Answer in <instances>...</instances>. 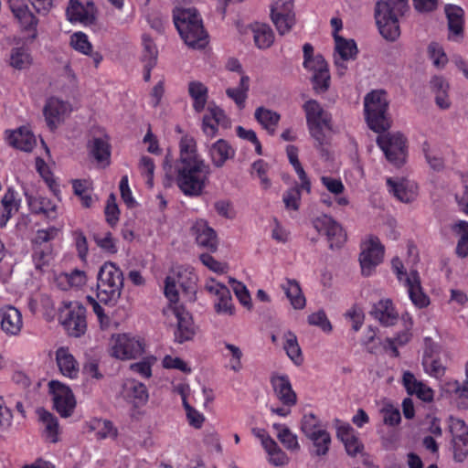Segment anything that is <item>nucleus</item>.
I'll use <instances>...</instances> for the list:
<instances>
[{
	"instance_id": "nucleus-1",
	"label": "nucleus",
	"mask_w": 468,
	"mask_h": 468,
	"mask_svg": "<svg viewBox=\"0 0 468 468\" xmlns=\"http://www.w3.org/2000/svg\"><path fill=\"white\" fill-rule=\"evenodd\" d=\"M179 148V157L174 163L168 155L165 156L163 163L165 176L175 179L186 197H200L209 181L210 165L197 154V143L192 136H183Z\"/></svg>"
},
{
	"instance_id": "nucleus-2",
	"label": "nucleus",
	"mask_w": 468,
	"mask_h": 468,
	"mask_svg": "<svg viewBox=\"0 0 468 468\" xmlns=\"http://www.w3.org/2000/svg\"><path fill=\"white\" fill-rule=\"evenodd\" d=\"M409 9V0H379L376 3L375 19L384 38L395 41L399 37V19Z\"/></svg>"
},
{
	"instance_id": "nucleus-3",
	"label": "nucleus",
	"mask_w": 468,
	"mask_h": 468,
	"mask_svg": "<svg viewBox=\"0 0 468 468\" xmlns=\"http://www.w3.org/2000/svg\"><path fill=\"white\" fill-rule=\"evenodd\" d=\"M175 26L185 43L193 48H203L207 43V34L196 8H176L174 11Z\"/></svg>"
},
{
	"instance_id": "nucleus-4",
	"label": "nucleus",
	"mask_w": 468,
	"mask_h": 468,
	"mask_svg": "<svg viewBox=\"0 0 468 468\" xmlns=\"http://www.w3.org/2000/svg\"><path fill=\"white\" fill-rule=\"evenodd\" d=\"M389 101L383 90L368 92L364 98V112L368 127L376 133H382L390 127L388 114Z\"/></svg>"
},
{
	"instance_id": "nucleus-5",
	"label": "nucleus",
	"mask_w": 468,
	"mask_h": 468,
	"mask_svg": "<svg viewBox=\"0 0 468 468\" xmlns=\"http://www.w3.org/2000/svg\"><path fill=\"white\" fill-rule=\"evenodd\" d=\"M303 110L310 133L316 141L317 147L322 148L327 144L324 129L331 130V115L314 100L307 101Z\"/></svg>"
},
{
	"instance_id": "nucleus-6",
	"label": "nucleus",
	"mask_w": 468,
	"mask_h": 468,
	"mask_svg": "<svg viewBox=\"0 0 468 468\" xmlns=\"http://www.w3.org/2000/svg\"><path fill=\"white\" fill-rule=\"evenodd\" d=\"M391 264L398 280L407 288L412 303L418 308L427 307L430 303V299L422 290L419 272L417 271H410L408 273L399 258H394Z\"/></svg>"
},
{
	"instance_id": "nucleus-7",
	"label": "nucleus",
	"mask_w": 468,
	"mask_h": 468,
	"mask_svg": "<svg viewBox=\"0 0 468 468\" xmlns=\"http://www.w3.org/2000/svg\"><path fill=\"white\" fill-rule=\"evenodd\" d=\"M391 264L398 280L407 288L412 303L418 308L427 307L430 303V299L422 290L419 272L417 271H410L408 273L399 258H394Z\"/></svg>"
},
{
	"instance_id": "nucleus-8",
	"label": "nucleus",
	"mask_w": 468,
	"mask_h": 468,
	"mask_svg": "<svg viewBox=\"0 0 468 468\" xmlns=\"http://www.w3.org/2000/svg\"><path fill=\"white\" fill-rule=\"evenodd\" d=\"M377 144L383 151L387 160L397 167L402 166L407 160V138L401 133L379 134Z\"/></svg>"
},
{
	"instance_id": "nucleus-9",
	"label": "nucleus",
	"mask_w": 468,
	"mask_h": 468,
	"mask_svg": "<svg viewBox=\"0 0 468 468\" xmlns=\"http://www.w3.org/2000/svg\"><path fill=\"white\" fill-rule=\"evenodd\" d=\"M59 319L70 336L80 337L85 334L87 329L86 309L78 302L66 304L60 312Z\"/></svg>"
},
{
	"instance_id": "nucleus-10",
	"label": "nucleus",
	"mask_w": 468,
	"mask_h": 468,
	"mask_svg": "<svg viewBox=\"0 0 468 468\" xmlns=\"http://www.w3.org/2000/svg\"><path fill=\"white\" fill-rule=\"evenodd\" d=\"M313 226L320 234L326 236L331 250L340 249L346 241V233L342 226L330 216L317 217Z\"/></svg>"
},
{
	"instance_id": "nucleus-11",
	"label": "nucleus",
	"mask_w": 468,
	"mask_h": 468,
	"mask_svg": "<svg viewBox=\"0 0 468 468\" xmlns=\"http://www.w3.org/2000/svg\"><path fill=\"white\" fill-rule=\"evenodd\" d=\"M384 247L378 237L371 236L362 244L359 256L361 271L364 276H370L375 268L382 261Z\"/></svg>"
},
{
	"instance_id": "nucleus-12",
	"label": "nucleus",
	"mask_w": 468,
	"mask_h": 468,
	"mask_svg": "<svg viewBox=\"0 0 468 468\" xmlns=\"http://www.w3.org/2000/svg\"><path fill=\"white\" fill-rule=\"evenodd\" d=\"M271 18L280 35L288 33L295 24L293 0H273Z\"/></svg>"
},
{
	"instance_id": "nucleus-13",
	"label": "nucleus",
	"mask_w": 468,
	"mask_h": 468,
	"mask_svg": "<svg viewBox=\"0 0 468 468\" xmlns=\"http://www.w3.org/2000/svg\"><path fill=\"white\" fill-rule=\"evenodd\" d=\"M48 387L53 395V402L56 410L63 418L69 417L76 405L71 389L57 380L50 381Z\"/></svg>"
},
{
	"instance_id": "nucleus-14",
	"label": "nucleus",
	"mask_w": 468,
	"mask_h": 468,
	"mask_svg": "<svg viewBox=\"0 0 468 468\" xmlns=\"http://www.w3.org/2000/svg\"><path fill=\"white\" fill-rule=\"evenodd\" d=\"M144 353V346L139 339L127 335L112 337V355L119 359H133Z\"/></svg>"
},
{
	"instance_id": "nucleus-15",
	"label": "nucleus",
	"mask_w": 468,
	"mask_h": 468,
	"mask_svg": "<svg viewBox=\"0 0 468 468\" xmlns=\"http://www.w3.org/2000/svg\"><path fill=\"white\" fill-rule=\"evenodd\" d=\"M206 290L212 293L216 299L214 301V308L217 314L233 315L235 307L229 289L215 280L207 282Z\"/></svg>"
},
{
	"instance_id": "nucleus-16",
	"label": "nucleus",
	"mask_w": 468,
	"mask_h": 468,
	"mask_svg": "<svg viewBox=\"0 0 468 468\" xmlns=\"http://www.w3.org/2000/svg\"><path fill=\"white\" fill-rule=\"evenodd\" d=\"M176 283L189 295L191 300L196 293V277L191 275L186 281H184L183 273L178 271L176 273L174 272L165 278L164 292L169 302L174 303L178 301Z\"/></svg>"
},
{
	"instance_id": "nucleus-17",
	"label": "nucleus",
	"mask_w": 468,
	"mask_h": 468,
	"mask_svg": "<svg viewBox=\"0 0 468 468\" xmlns=\"http://www.w3.org/2000/svg\"><path fill=\"white\" fill-rule=\"evenodd\" d=\"M97 9L92 1L83 5L79 0H69L66 15L70 22H80L85 26L93 25L96 21Z\"/></svg>"
},
{
	"instance_id": "nucleus-18",
	"label": "nucleus",
	"mask_w": 468,
	"mask_h": 468,
	"mask_svg": "<svg viewBox=\"0 0 468 468\" xmlns=\"http://www.w3.org/2000/svg\"><path fill=\"white\" fill-rule=\"evenodd\" d=\"M10 9L14 16L17 19L23 31H33L28 40L33 41L37 37V26L38 19L29 10L27 5L19 3L17 0L9 1Z\"/></svg>"
},
{
	"instance_id": "nucleus-19",
	"label": "nucleus",
	"mask_w": 468,
	"mask_h": 468,
	"mask_svg": "<svg viewBox=\"0 0 468 468\" xmlns=\"http://www.w3.org/2000/svg\"><path fill=\"white\" fill-rule=\"evenodd\" d=\"M191 233L199 247L210 252L218 250V239L216 231L208 226L207 221L203 219L196 221L191 228Z\"/></svg>"
},
{
	"instance_id": "nucleus-20",
	"label": "nucleus",
	"mask_w": 468,
	"mask_h": 468,
	"mask_svg": "<svg viewBox=\"0 0 468 468\" xmlns=\"http://www.w3.org/2000/svg\"><path fill=\"white\" fill-rule=\"evenodd\" d=\"M387 185L389 192L401 202L410 203L417 197V184L407 178H388Z\"/></svg>"
},
{
	"instance_id": "nucleus-21",
	"label": "nucleus",
	"mask_w": 468,
	"mask_h": 468,
	"mask_svg": "<svg viewBox=\"0 0 468 468\" xmlns=\"http://www.w3.org/2000/svg\"><path fill=\"white\" fill-rule=\"evenodd\" d=\"M173 312L177 319L175 340L180 344L191 340L195 335V328L190 314L183 306H175Z\"/></svg>"
},
{
	"instance_id": "nucleus-22",
	"label": "nucleus",
	"mask_w": 468,
	"mask_h": 468,
	"mask_svg": "<svg viewBox=\"0 0 468 468\" xmlns=\"http://www.w3.org/2000/svg\"><path fill=\"white\" fill-rule=\"evenodd\" d=\"M1 329L8 335H17L23 326L22 314L18 309L6 305L0 309Z\"/></svg>"
},
{
	"instance_id": "nucleus-23",
	"label": "nucleus",
	"mask_w": 468,
	"mask_h": 468,
	"mask_svg": "<svg viewBox=\"0 0 468 468\" xmlns=\"http://www.w3.org/2000/svg\"><path fill=\"white\" fill-rule=\"evenodd\" d=\"M235 154V149L224 139H218L208 148L211 163L217 168L222 167L228 160L233 159Z\"/></svg>"
},
{
	"instance_id": "nucleus-24",
	"label": "nucleus",
	"mask_w": 468,
	"mask_h": 468,
	"mask_svg": "<svg viewBox=\"0 0 468 468\" xmlns=\"http://www.w3.org/2000/svg\"><path fill=\"white\" fill-rule=\"evenodd\" d=\"M6 141L9 145L24 152H30L36 145V138L27 127L15 131H6Z\"/></svg>"
},
{
	"instance_id": "nucleus-25",
	"label": "nucleus",
	"mask_w": 468,
	"mask_h": 468,
	"mask_svg": "<svg viewBox=\"0 0 468 468\" xmlns=\"http://www.w3.org/2000/svg\"><path fill=\"white\" fill-rule=\"evenodd\" d=\"M68 111L66 102L57 99L50 98L44 107V115L48 126L50 130H55L62 122L65 113Z\"/></svg>"
},
{
	"instance_id": "nucleus-26",
	"label": "nucleus",
	"mask_w": 468,
	"mask_h": 468,
	"mask_svg": "<svg viewBox=\"0 0 468 468\" xmlns=\"http://www.w3.org/2000/svg\"><path fill=\"white\" fill-rule=\"evenodd\" d=\"M445 14L448 19L450 39L457 40L463 36V15L464 11L458 5H447Z\"/></svg>"
},
{
	"instance_id": "nucleus-27",
	"label": "nucleus",
	"mask_w": 468,
	"mask_h": 468,
	"mask_svg": "<svg viewBox=\"0 0 468 468\" xmlns=\"http://www.w3.org/2000/svg\"><path fill=\"white\" fill-rule=\"evenodd\" d=\"M56 362L61 374L69 378H76L79 374V364L67 347H59L56 351Z\"/></svg>"
},
{
	"instance_id": "nucleus-28",
	"label": "nucleus",
	"mask_w": 468,
	"mask_h": 468,
	"mask_svg": "<svg viewBox=\"0 0 468 468\" xmlns=\"http://www.w3.org/2000/svg\"><path fill=\"white\" fill-rule=\"evenodd\" d=\"M338 439L345 444L348 455L356 456L363 450V444L354 434V429L348 423H341L336 427Z\"/></svg>"
},
{
	"instance_id": "nucleus-29",
	"label": "nucleus",
	"mask_w": 468,
	"mask_h": 468,
	"mask_svg": "<svg viewBox=\"0 0 468 468\" xmlns=\"http://www.w3.org/2000/svg\"><path fill=\"white\" fill-rule=\"evenodd\" d=\"M431 89L435 96V103L441 110H447L451 107V100L449 98V83L441 76H434L431 80Z\"/></svg>"
},
{
	"instance_id": "nucleus-30",
	"label": "nucleus",
	"mask_w": 468,
	"mask_h": 468,
	"mask_svg": "<svg viewBox=\"0 0 468 468\" xmlns=\"http://www.w3.org/2000/svg\"><path fill=\"white\" fill-rule=\"evenodd\" d=\"M271 384L278 399L288 406L296 403V394L293 392L290 380L286 376L272 378Z\"/></svg>"
},
{
	"instance_id": "nucleus-31",
	"label": "nucleus",
	"mask_w": 468,
	"mask_h": 468,
	"mask_svg": "<svg viewBox=\"0 0 468 468\" xmlns=\"http://www.w3.org/2000/svg\"><path fill=\"white\" fill-rule=\"evenodd\" d=\"M98 282H105L107 285H114L116 287H123V274L115 263L108 261L105 262L100 269L98 273Z\"/></svg>"
},
{
	"instance_id": "nucleus-32",
	"label": "nucleus",
	"mask_w": 468,
	"mask_h": 468,
	"mask_svg": "<svg viewBox=\"0 0 468 468\" xmlns=\"http://www.w3.org/2000/svg\"><path fill=\"white\" fill-rule=\"evenodd\" d=\"M371 314L385 326L393 325L398 320V314L390 300L379 301L374 305Z\"/></svg>"
},
{
	"instance_id": "nucleus-33",
	"label": "nucleus",
	"mask_w": 468,
	"mask_h": 468,
	"mask_svg": "<svg viewBox=\"0 0 468 468\" xmlns=\"http://www.w3.org/2000/svg\"><path fill=\"white\" fill-rule=\"evenodd\" d=\"M254 117L270 134L275 133L281 119V115L277 112L261 106L255 110Z\"/></svg>"
},
{
	"instance_id": "nucleus-34",
	"label": "nucleus",
	"mask_w": 468,
	"mask_h": 468,
	"mask_svg": "<svg viewBox=\"0 0 468 468\" xmlns=\"http://www.w3.org/2000/svg\"><path fill=\"white\" fill-rule=\"evenodd\" d=\"M188 93L193 100L194 110L197 112L204 111L208 98L207 88L200 81H190L188 83Z\"/></svg>"
},
{
	"instance_id": "nucleus-35",
	"label": "nucleus",
	"mask_w": 468,
	"mask_h": 468,
	"mask_svg": "<svg viewBox=\"0 0 468 468\" xmlns=\"http://www.w3.org/2000/svg\"><path fill=\"white\" fill-rule=\"evenodd\" d=\"M89 147L90 154L97 160V162H106V165H109L111 146L109 144L107 136L93 138L89 143Z\"/></svg>"
},
{
	"instance_id": "nucleus-36",
	"label": "nucleus",
	"mask_w": 468,
	"mask_h": 468,
	"mask_svg": "<svg viewBox=\"0 0 468 468\" xmlns=\"http://www.w3.org/2000/svg\"><path fill=\"white\" fill-rule=\"evenodd\" d=\"M334 37L335 42L334 56L346 58L348 60L356 59L358 53L356 42L353 39H346L335 34Z\"/></svg>"
},
{
	"instance_id": "nucleus-37",
	"label": "nucleus",
	"mask_w": 468,
	"mask_h": 468,
	"mask_svg": "<svg viewBox=\"0 0 468 468\" xmlns=\"http://www.w3.org/2000/svg\"><path fill=\"white\" fill-rule=\"evenodd\" d=\"M250 90V77L242 73L239 85L237 88H228L226 94L229 98L233 100L239 109L245 107V101L248 97V91Z\"/></svg>"
},
{
	"instance_id": "nucleus-38",
	"label": "nucleus",
	"mask_w": 468,
	"mask_h": 468,
	"mask_svg": "<svg viewBox=\"0 0 468 468\" xmlns=\"http://www.w3.org/2000/svg\"><path fill=\"white\" fill-rule=\"evenodd\" d=\"M126 394L135 406H141L148 400V391L144 384L136 380H128L125 384Z\"/></svg>"
},
{
	"instance_id": "nucleus-39",
	"label": "nucleus",
	"mask_w": 468,
	"mask_h": 468,
	"mask_svg": "<svg viewBox=\"0 0 468 468\" xmlns=\"http://www.w3.org/2000/svg\"><path fill=\"white\" fill-rule=\"evenodd\" d=\"M282 289L294 309H303L305 306V297L295 280H287L286 283L282 284Z\"/></svg>"
},
{
	"instance_id": "nucleus-40",
	"label": "nucleus",
	"mask_w": 468,
	"mask_h": 468,
	"mask_svg": "<svg viewBox=\"0 0 468 468\" xmlns=\"http://www.w3.org/2000/svg\"><path fill=\"white\" fill-rule=\"evenodd\" d=\"M252 31L254 42L259 48H268L273 44L274 34L270 26L266 24H257Z\"/></svg>"
},
{
	"instance_id": "nucleus-41",
	"label": "nucleus",
	"mask_w": 468,
	"mask_h": 468,
	"mask_svg": "<svg viewBox=\"0 0 468 468\" xmlns=\"http://www.w3.org/2000/svg\"><path fill=\"white\" fill-rule=\"evenodd\" d=\"M122 292V288L116 287L114 285H107L105 282H97V298L99 301L104 304L114 305Z\"/></svg>"
},
{
	"instance_id": "nucleus-42",
	"label": "nucleus",
	"mask_w": 468,
	"mask_h": 468,
	"mask_svg": "<svg viewBox=\"0 0 468 468\" xmlns=\"http://www.w3.org/2000/svg\"><path fill=\"white\" fill-rule=\"evenodd\" d=\"M10 66L16 69H26L32 64V57L25 47L13 48L10 52Z\"/></svg>"
},
{
	"instance_id": "nucleus-43",
	"label": "nucleus",
	"mask_w": 468,
	"mask_h": 468,
	"mask_svg": "<svg viewBox=\"0 0 468 468\" xmlns=\"http://www.w3.org/2000/svg\"><path fill=\"white\" fill-rule=\"evenodd\" d=\"M284 345L283 348L286 351L287 356L296 364H302L303 358L302 355L301 347L298 344L296 335L291 332L287 331L283 335Z\"/></svg>"
},
{
	"instance_id": "nucleus-44",
	"label": "nucleus",
	"mask_w": 468,
	"mask_h": 468,
	"mask_svg": "<svg viewBox=\"0 0 468 468\" xmlns=\"http://www.w3.org/2000/svg\"><path fill=\"white\" fill-rule=\"evenodd\" d=\"M90 428L96 431L98 439L116 438L118 431L112 422L107 420L94 419L90 422Z\"/></svg>"
},
{
	"instance_id": "nucleus-45",
	"label": "nucleus",
	"mask_w": 468,
	"mask_h": 468,
	"mask_svg": "<svg viewBox=\"0 0 468 468\" xmlns=\"http://www.w3.org/2000/svg\"><path fill=\"white\" fill-rule=\"evenodd\" d=\"M272 427L277 431L278 440L284 445L285 448L291 451L299 450L300 445L298 443L297 437L290 431L287 426L274 423Z\"/></svg>"
},
{
	"instance_id": "nucleus-46",
	"label": "nucleus",
	"mask_w": 468,
	"mask_h": 468,
	"mask_svg": "<svg viewBox=\"0 0 468 468\" xmlns=\"http://www.w3.org/2000/svg\"><path fill=\"white\" fill-rule=\"evenodd\" d=\"M39 420L45 426V432L51 442L58 441V420L51 413L41 410H38Z\"/></svg>"
},
{
	"instance_id": "nucleus-47",
	"label": "nucleus",
	"mask_w": 468,
	"mask_h": 468,
	"mask_svg": "<svg viewBox=\"0 0 468 468\" xmlns=\"http://www.w3.org/2000/svg\"><path fill=\"white\" fill-rule=\"evenodd\" d=\"M422 365L425 372L433 378H441L445 374L446 367L439 358H435L431 356H425L422 359Z\"/></svg>"
},
{
	"instance_id": "nucleus-48",
	"label": "nucleus",
	"mask_w": 468,
	"mask_h": 468,
	"mask_svg": "<svg viewBox=\"0 0 468 468\" xmlns=\"http://www.w3.org/2000/svg\"><path fill=\"white\" fill-rule=\"evenodd\" d=\"M307 438L313 441V444L315 447L316 455L320 456L327 453L331 442V437L326 431H317V433H315L314 436H309Z\"/></svg>"
},
{
	"instance_id": "nucleus-49",
	"label": "nucleus",
	"mask_w": 468,
	"mask_h": 468,
	"mask_svg": "<svg viewBox=\"0 0 468 468\" xmlns=\"http://www.w3.org/2000/svg\"><path fill=\"white\" fill-rule=\"evenodd\" d=\"M52 245L33 246V261L37 269H41L52 259Z\"/></svg>"
},
{
	"instance_id": "nucleus-50",
	"label": "nucleus",
	"mask_w": 468,
	"mask_h": 468,
	"mask_svg": "<svg viewBox=\"0 0 468 468\" xmlns=\"http://www.w3.org/2000/svg\"><path fill=\"white\" fill-rule=\"evenodd\" d=\"M301 430L306 437L314 436L317 431H324L321 428V422L314 413L303 415Z\"/></svg>"
},
{
	"instance_id": "nucleus-51",
	"label": "nucleus",
	"mask_w": 468,
	"mask_h": 468,
	"mask_svg": "<svg viewBox=\"0 0 468 468\" xmlns=\"http://www.w3.org/2000/svg\"><path fill=\"white\" fill-rule=\"evenodd\" d=\"M428 53L430 58L432 60V63L435 67L439 69H442L445 67V65L448 62V58L442 47L440 44L436 42H431L428 46Z\"/></svg>"
},
{
	"instance_id": "nucleus-52",
	"label": "nucleus",
	"mask_w": 468,
	"mask_h": 468,
	"mask_svg": "<svg viewBox=\"0 0 468 468\" xmlns=\"http://www.w3.org/2000/svg\"><path fill=\"white\" fill-rule=\"evenodd\" d=\"M72 186L74 194L80 198L82 206L84 207H90L93 203V198L89 191L87 182L76 179L73 180Z\"/></svg>"
},
{
	"instance_id": "nucleus-53",
	"label": "nucleus",
	"mask_w": 468,
	"mask_h": 468,
	"mask_svg": "<svg viewBox=\"0 0 468 468\" xmlns=\"http://www.w3.org/2000/svg\"><path fill=\"white\" fill-rule=\"evenodd\" d=\"M70 46L77 51L89 55L92 50V45L86 34L76 32L70 37Z\"/></svg>"
},
{
	"instance_id": "nucleus-54",
	"label": "nucleus",
	"mask_w": 468,
	"mask_h": 468,
	"mask_svg": "<svg viewBox=\"0 0 468 468\" xmlns=\"http://www.w3.org/2000/svg\"><path fill=\"white\" fill-rule=\"evenodd\" d=\"M143 63L151 62L157 63L158 50L154 41L147 35H143Z\"/></svg>"
},
{
	"instance_id": "nucleus-55",
	"label": "nucleus",
	"mask_w": 468,
	"mask_h": 468,
	"mask_svg": "<svg viewBox=\"0 0 468 468\" xmlns=\"http://www.w3.org/2000/svg\"><path fill=\"white\" fill-rule=\"evenodd\" d=\"M314 89L318 93L325 92L330 86V74L328 68L314 73L312 77Z\"/></svg>"
},
{
	"instance_id": "nucleus-56",
	"label": "nucleus",
	"mask_w": 468,
	"mask_h": 468,
	"mask_svg": "<svg viewBox=\"0 0 468 468\" xmlns=\"http://www.w3.org/2000/svg\"><path fill=\"white\" fill-rule=\"evenodd\" d=\"M30 205L33 207V212L36 214H43L48 218H55L57 217V207L48 198H39L37 202L36 201Z\"/></svg>"
},
{
	"instance_id": "nucleus-57",
	"label": "nucleus",
	"mask_w": 468,
	"mask_h": 468,
	"mask_svg": "<svg viewBox=\"0 0 468 468\" xmlns=\"http://www.w3.org/2000/svg\"><path fill=\"white\" fill-rule=\"evenodd\" d=\"M58 229L50 227L45 229H38L33 239V246L51 245L50 241L53 240L58 234Z\"/></svg>"
},
{
	"instance_id": "nucleus-58",
	"label": "nucleus",
	"mask_w": 468,
	"mask_h": 468,
	"mask_svg": "<svg viewBox=\"0 0 468 468\" xmlns=\"http://www.w3.org/2000/svg\"><path fill=\"white\" fill-rule=\"evenodd\" d=\"M104 213L107 223L112 227L115 226L119 221L120 210L114 194L109 196Z\"/></svg>"
},
{
	"instance_id": "nucleus-59",
	"label": "nucleus",
	"mask_w": 468,
	"mask_h": 468,
	"mask_svg": "<svg viewBox=\"0 0 468 468\" xmlns=\"http://www.w3.org/2000/svg\"><path fill=\"white\" fill-rule=\"evenodd\" d=\"M93 239L97 246L105 252L114 254L118 250L116 241L111 232H106L103 237L99 234H94Z\"/></svg>"
},
{
	"instance_id": "nucleus-60",
	"label": "nucleus",
	"mask_w": 468,
	"mask_h": 468,
	"mask_svg": "<svg viewBox=\"0 0 468 468\" xmlns=\"http://www.w3.org/2000/svg\"><path fill=\"white\" fill-rule=\"evenodd\" d=\"M229 282L232 283V289L239 303L248 309H251V298L246 286L234 279H230Z\"/></svg>"
},
{
	"instance_id": "nucleus-61",
	"label": "nucleus",
	"mask_w": 468,
	"mask_h": 468,
	"mask_svg": "<svg viewBox=\"0 0 468 468\" xmlns=\"http://www.w3.org/2000/svg\"><path fill=\"white\" fill-rule=\"evenodd\" d=\"M308 323L311 325L320 327L324 332H331L332 325L330 321L328 320L324 311L320 310L316 313L311 314L308 318Z\"/></svg>"
},
{
	"instance_id": "nucleus-62",
	"label": "nucleus",
	"mask_w": 468,
	"mask_h": 468,
	"mask_svg": "<svg viewBox=\"0 0 468 468\" xmlns=\"http://www.w3.org/2000/svg\"><path fill=\"white\" fill-rule=\"evenodd\" d=\"M1 204L5 211H8L13 214L17 212L20 200L16 199V192L12 188H8L1 200Z\"/></svg>"
},
{
	"instance_id": "nucleus-63",
	"label": "nucleus",
	"mask_w": 468,
	"mask_h": 468,
	"mask_svg": "<svg viewBox=\"0 0 468 468\" xmlns=\"http://www.w3.org/2000/svg\"><path fill=\"white\" fill-rule=\"evenodd\" d=\"M72 237L75 242L78 255L82 261H84L89 251L87 238L84 235L83 231L80 229L74 230L72 232Z\"/></svg>"
},
{
	"instance_id": "nucleus-64",
	"label": "nucleus",
	"mask_w": 468,
	"mask_h": 468,
	"mask_svg": "<svg viewBox=\"0 0 468 468\" xmlns=\"http://www.w3.org/2000/svg\"><path fill=\"white\" fill-rule=\"evenodd\" d=\"M453 456L457 462H463L468 455V437L452 439Z\"/></svg>"
}]
</instances>
